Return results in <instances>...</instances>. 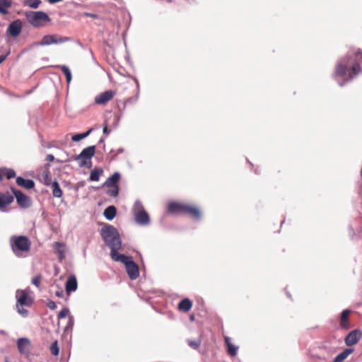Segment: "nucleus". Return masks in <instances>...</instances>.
<instances>
[{
  "instance_id": "19",
  "label": "nucleus",
  "mask_w": 362,
  "mask_h": 362,
  "mask_svg": "<svg viewBox=\"0 0 362 362\" xmlns=\"http://www.w3.org/2000/svg\"><path fill=\"white\" fill-rule=\"evenodd\" d=\"M120 173L118 172L114 173L110 177H109L104 183V185L107 187H110L113 185H118V182L120 179Z\"/></svg>"
},
{
  "instance_id": "39",
  "label": "nucleus",
  "mask_w": 362,
  "mask_h": 362,
  "mask_svg": "<svg viewBox=\"0 0 362 362\" xmlns=\"http://www.w3.org/2000/svg\"><path fill=\"white\" fill-rule=\"evenodd\" d=\"M348 233L351 240H355L356 233L351 226H349L348 228Z\"/></svg>"
},
{
  "instance_id": "37",
  "label": "nucleus",
  "mask_w": 362,
  "mask_h": 362,
  "mask_svg": "<svg viewBox=\"0 0 362 362\" xmlns=\"http://www.w3.org/2000/svg\"><path fill=\"white\" fill-rule=\"evenodd\" d=\"M137 102H136V98H134L133 97H129L128 98H127L125 100H124V107L123 109L122 110V111H124V110L125 109V107L128 105H134L136 104Z\"/></svg>"
},
{
  "instance_id": "40",
  "label": "nucleus",
  "mask_w": 362,
  "mask_h": 362,
  "mask_svg": "<svg viewBox=\"0 0 362 362\" xmlns=\"http://www.w3.org/2000/svg\"><path fill=\"white\" fill-rule=\"evenodd\" d=\"M69 313V310L68 308H64L62 309L58 314L59 319L64 318L68 315Z\"/></svg>"
},
{
  "instance_id": "29",
  "label": "nucleus",
  "mask_w": 362,
  "mask_h": 362,
  "mask_svg": "<svg viewBox=\"0 0 362 362\" xmlns=\"http://www.w3.org/2000/svg\"><path fill=\"white\" fill-rule=\"evenodd\" d=\"M93 131V129L90 128L84 133L74 134L71 136V140L75 142L80 141L81 140L88 136Z\"/></svg>"
},
{
  "instance_id": "55",
  "label": "nucleus",
  "mask_w": 362,
  "mask_h": 362,
  "mask_svg": "<svg viewBox=\"0 0 362 362\" xmlns=\"http://www.w3.org/2000/svg\"><path fill=\"white\" fill-rule=\"evenodd\" d=\"M134 98H136V102L138 101L139 100V90H137L135 95L133 97Z\"/></svg>"
},
{
  "instance_id": "31",
  "label": "nucleus",
  "mask_w": 362,
  "mask_h": 362,
  "mask_svg": "<svg viewBox=\"0 0 362 362\" xmlns=\"http://www.w3.org/2000/svg\"><path fill=\"white\" fill-rule=\"evenodd\" d=\"M41 3L40 0H24L23 4L32 8H37Z\"/></svg>"
},
{
  "instance_id": "56",
  "label": "nucleus",
  "mask_w": 362,
  "mask_h": 362,
  "mask_svg": "<svg viewBox=\"0 0 362 362\" xmlns=\"http://www.w3.org/2000/svg\"><path fill=\"white\" fill-rule=\"evenodd\" d=\"M119 119H120V116L116 117L115 127H117L118 125Z\"/></svg>"
},
{
  "instance_id": "54",
  "label": "nucleus",
  "mask_w": 362,
  "mask_h": 362,
  "mask_svg": "<svg viewBox=\"0 0 362 362\" xmlns=\"http://www.w3.org/2000/svg\"><path fill=\"white\" fill-rule=\"evenodd\" d=\"M86 16H90V17H92V18H96L98 16L96 14H94V13H86Z\"/></svg>"
},
{
  "instance_id": "25",
  "label": "nucleus",
  "mask_w": 362,
  "mask_h": 362,
  "mask_svg": "<svg viewBox=\"0 0 362 362\" xmlns=\"http://www.w3.org/2000/svg\"><path fill=\"white\" fill-rule=\"evenodd\" d=\"M64 246V244L60 243L59 242L54 243V247L56 253L58 255V258L59 259V260H62L63 259L65 258Z\"/></svg>"
},
{
  "instance_id": "8",
  "label": "nucleus",
  "mask_w": 362,
  "mask_h": 362,
  "mask_svg": "<svg viewBox=\"0 0 362 362\" xmlns=\"http://www.w3.org/2000/svg\"><path fill=\"white\" fill-rule=\"evenodd\" d=\"M11 192L15 196L18 204L21 208L27 209L31 206L32 201L28 196L14 187H11Z\"/></svg>"
},
{
  "instance_id": "33",
  "label": "nucleus",
  "mask_w": 362,
  "mask_h": 362,
  "mask_svg": "<svg viewBox=\"0 0 362 362\" xmlns=\"http://www.w3.org/2000/svg\"><path fill=\"white\" fill-rule=\"evenodd\" d=\"M109 189L107 191V194H108L110 197H116L118 195L119 193V186L118 185H113L110 187H108Z\"/></svg>"
},
{
  "instance_id": "22",
  "label": "nucleus",
  "mask_w": 362,
  "mask_h": 362,
  "mask_svg": "<svg viewBox=\"0 0 362 362\" xmlns=\"http://www.w3.org/2000/svg\"><path fill=\"white\" fill-rule=\"evenodd\" d=\"M116 214H117V209L113 205L107 206L103 212V215H104L105 218L108 221L113 220L114 218L116 216Z\"/></svg>"
},
{
  "instance_id": "46",
  "label": "nucleus",
  "mask_w": 362,
  "mask_h": 362,
  "mask_svg": "<svg viewBox=\"0 0 362 362\" xmlns=\"http://www.w3.org/2000/svg\"><path fill=\"white\" fill-rule=\"evenodd\" d=\"M103 132L104 134H106V135H109V134L110 132V131L108 129V127H107V123L105 124V127H104V128L103 129Z\"/></svg>"
},
{
  "instance_id": "14",
  "label": "nucleus",
  "mask_w": 362,
  "mask_h": 362,
  "mask_svg": "<svg viewBox=\"0 0 362 362\" xmlns=\"http://www.w3.org/2000/svg\"><path fill=\"white\" fill-rule=\"evenodd\" d=\"M13 200V196L9 192H0V211H4L5 208L10 205Z\"/></svg>"
},
{
  "instance_id": "53",
  "label": "nucleus",
  "mask_w": 362,
  "mask_h": 362,
  "mask_svg": "<svg viewBox=\"0 0 362 362\" xmlns=\"http://www.w3.org/2000/svg\"><path fill=\"white\" fill-rule=\"evenodd\" d=\"M50 4H56L62 1V0H47Z\"/></svg>"
},
{
  "instance_id": "7",
  "label": "nucleus",
  "mask_w": 362,
  "mask_h": 362,
  "mask_svg": "<svg viewBox=\"0 0 362 362\" xmlns=\"http://www.w3.org/2000/svg\"><path fill=\"white\" fill-rule=\"evenodd\" d=\"M73 41L72 38L69 37H63L59 35H46L43 36L40 42H35L37 46H48L54 44H62L67 42Z\"/></svg>"
},
{
  "instance_id": "60",
  "label": "nucleus",
  "mask_w": 362,
  "mask_h": 362,
  "mask_svg": "<svg viewBox=\"0 0 362 362\" xmlns=\"http://www.w3.org/2000/svg\"><path fill=\"white\" fill-rule=\"evenodd\" d=\"M88 50H89L90 53L91 54H93V52H92L91 49H89Z\"/></svg>"
},
{
  "instance_id": "36",
  "label": "nucleus",
  "mask_w": 362,
  "mask_h": 362,
  "mask_svg": "<svg viewBox=\"0 0 362 362\" xmlns=\"http://www.w3.org/2000/svg\"><path fill=\"white\" fill-rule=\"evenodd\" d=\"M24 305H16L17 312L23 317L28 315V311L23 308Z\"/></svg>"
},
{
  "instance_id": "38",
  "label": "nucleus",
  "mask_w": 362,
  "mask_h": 362,
  "mask_svg": "<svg viewBox=\"0 0 362 362\" xmlns=\"http://www.w3.org/2000/svg\"><path fill=\"white\" fill-rule=\"evenodd\" d=\"M187 343H188V345L191 348H192L194 349H197L199 347V346L201 344V341L200 340H197V341L188 340Z\"/></svg>"
},
{
  "instance_id": "35",
  "label": "nucleus",
  "mask_w": 362,
  "mask_h": 362,
  "mask_svg": "<svg viewBox=\"0 0 362 362\" xmlns=\"http://www.w3.org/2000/svg\"><path fill=\"white\" fill-rule=\"evenodd\" d=\"M50 351L52 355L58 356L59 353V349L58 346L57 341H55L50 346Z\"/></svg>"
},
{
  "instance_id": "49",
  "label": "nucleus",
  "mask_w": 362,
  "mask_h": 362,
  "mask_svg": "<svg viewBox=\"0 0 362 362\" xmlns=\"http://www.w3.org/2000/svg\"><path fill=\"white\" fill-rule=\"evenodd\" d=\"M54 160V156L52 154H48L46 158V160L47 161H53Z\"/></svg>"
},
{
  "instance_id": "50",
  "label": "nucleus",
  "mask_w": 362,
  "mask_h": 362,
  "mask_svg": "<svg viewBox=\"0 0 362 362\" xmlns=\"http://www.w3.org/2000/svg\"><path fill=\"white\" fill-rule=\"evenodd\" d=\"M74 42L78 46H79L82 49H86V46H84L79 40H75Z\"/></svg>"
},
{
  "instance_id": "1",
  "label": "nucleus",
  "mask_w": 362,
  "mask_h": 362,
  "mask_svg": "<svg viewBox=\"0 0 362 362\" xmlns=\"http://www.w3.org/2000/svg\"><path fill=\"white\" fill-rule=\"evenodd\" d=\"M361 64L362 51L352 49L337 61L332 77L340 86H344L362 73Z\"/></svg>"
},
{
  "instance_id": "44",
  "label": "nucleus",
  "mask_w": 362,
  "mask_h": 362,
  "mask_svg": "<svg viewBox=\"0 0 362 362\" xmlns=\"http://www.w3.org/2000/svg\"><path fill=\"white\" fill-rule=\"evenodd\" d=\"M59 67L61 69L64 75L66 74L69 72V71H70L69 67L66 65H60L59 66Z\"/></svg>"
},
{
  "instance_id": "61",
  "label": "nucleus",
  "mask_w": 362,
  "mask_h": 362,
  "mask_svg": "<svg viewBox=\"0 0 362 362\" xmlns=\"http://www.w3.org/2000/svg\"><path fill=\"white\" fill-rule=\"evenodd\" d=\"M6 362H9V361L8 360H6Z\"/></svg>"
},
{
  "instance_id": "13",
  "label": "nucleus",
  "mask_w": 362,
  "mask_h": 362,
  "mask_svg": "<svg viewBox=\"0 0 362 362\" xmlns=\"http://www.w3.org/2000/svg\"><path fill=\"white\" fill-rule=\"evenodd\" d=\"M115 94L113 90L103 92L95 98V103L100 105L105 104L114 97Z\"/></svg>"
},
{
  "instance_id": "6",
  "label": "nucleus",
  "mask_w": 362,
  "mask_h": 362,
  "mask_svg": "<svg viewBox=\"0 0 362 362\" xmlns=\"http://www.w3.org/2000/svg\"><path fill=\"white\" fill-rule=\"evenodd\" d=\"M25 17L28 21L34 27L40 28L51 21L49 16L44 11H27Z\"/></svg>"
},
{
  "instance_id": "59",
  "label": "nucleus",
  "mask_w": 362,
  "mask_h": 362,
  "mask_svg": "<svg viewBox=\"0 0 362 362\" xmlns=\"http://www.w3.org/2000/svg\"><path fill=\"white\" fill-rule=\"evenodd\" d=\"M190 320H194V316H193V315L190 317Z\"/></svg>"
},
{
  "instance_id": "2",
  "label": "nucleus",
  "mask_w": 362,
  "mask_h": 362,
  "mask_svg": "<svg viewBox=\"0 0 362 362\" xmlns=\"http://www.w3.org/2000/svg\"><path fill=\"white\" fill-rule=\"evenodd\" d=\"M100 235L105 244L110 249L112 259L119 256L122 240L117 228L112 225L105 224L100 230Z\"/></svg>"
},
{
  "instance_id": "23",
  "label": "nucleus",
  "mask_w": 362,
  "mask_h": 362,
  "mask_svg": "<svg viewBox=\"0 0 362 362\" xmlns=\"http://www.w3.org/2000/svg\"><path fill=\"white\" fill-rule=\"evenodd\" d=\"M353 348L345 349L339 354H338L334 359L333 362H342L344 361L351 354L354 352Z\"/></svg>"
},
{
  "instance_id": "18",
  "label": "nucleus",
  "mask_w": 362,
  "mask_h": 362,
  "mask_svg": "<svg viewBox=\"0 0 362 362\" xmlns=\"http://www.w3.org/2000/svg\"><path fill=\"white\" fill-rule=\"evenodd\" d=\"M16 182L18 185L27 189H31L35 187V182L30 179H25L19 176L16 177Z\"/></svg>"
},
{
  "instance_id": "16",
  "label": "nucleus",
  "mask_w": 362,
  "mask_h": 362,
  "mask_svg": "<svg viewBox=\"0 0 362 362\" xmlns=\"http://www.w3.org/2000/svg\"><path fill=\"white\" fill-rule=\"evenodd\" d=\"M134 216L135 221L140 226H147L150 223V218L146 210Z\"/></svg>"
},
{
  "instance_id": "3",
  "label": "nucleus",
  "mask_w": 362,
  "mask_h": 362,
  "mask_svg": "<svg viewBox=\"0 0 362 362\" xmlns=\"http://www.w3.org/2000/svg\"><path fill=\"white\" fill-rule=\"evenodd\" d=\"M9 247L17 258H25L31 250V241L25 235H13L9 238Z\"/></svg>"
},
{
  "instance_id": "12",
  "label": "nucleus",
  "mask_w": 362,
  "mask_h": 362,
  "mask_svg": "<svg viewBox=\"0 0 362 362\" xmlns=\"http://www.w3.org/2000/svg\"><path fill=\"white\" fill-rule=\"evenodd\" d=\"M22 30V23L20 20L12 21L8 28L7 32L13 37L19 35Z\"/></svg>"
},
{
  "instance_id": "11",
  "label": "nucleus",
  "mask_w": 362,
  "mask_h": 362,
  "mask_svg": "<svg viewBox=\"0 0 362 362\" xmlns=\"http://www.w3.org/2000/svg\"><path fill=\"white\" fill-rule=\"evenodd\" d=\"M187 204L185 203L171 202L168 206L170 214H185Z\"/></svg>"
},
{
  "instance_id": "28",
  "label": "nucleus",
  "mask_w": 362,
  "mask_h": 362,
  "mask_svg": "<svg viewBox=\"0 0 362 362\" xmlns=\"http://www.w3.org/2000/svg\"><path fill=\"white\" fill-rule=\"evenodd\" d=\"M52 194L54 197L60 198L62 196V190L59 186V182L54 180L52 184Z\"/></svg>"
},
{
  "instance_id": "41",
  "label": "nucleus",
  "mask_w": 362,
  "mask_h": 362,
  "mask_svg": "<svg viewBox=\"0 0 362 362\" xmlns=\"http://www.w3.org/2000/svg\"><path fill=\"white\" fill-rule=\"evenodd\" d=\"M40 281H41V276H36L35 277H34L33 279H32V283L36 286V287H39L40 286Z\"/></svg>"
},
{
  "instance_id": "42",
  "label": "nucleus",
  "mask_w": 362,
  "mask_h": 362,
  "mask_svg": "<svg viewBox=\"0 0 362 362\" xmlns=\"http://www.w3.org/2000/svg\"><path fill=\"white\" fill-rule=\"evenodd\" d=\"M47 306L50 310H55L57 308V305L53 300H49L47 303Z\"/></svg>"
},
{
  "instance_id": "21",
  "label": "nucleus",
  "mask_w": 362,
  "mask_h": 362,
  "mask_svg": "<svg viewBox=\"0 0 362 362\" xmlns=\"http://www.w3.org/2000/svg\"><path fill=\"white\" fill-rule=\"evenodd\" d=\"M224 339L228 348V354L230 355L231 356H235L238 354V346L231 343L230 337H225Z\"/></svg>"
},
{
  "instance_id": "34",
  "label": "nucleus",
  "mask_w": 362,
  "mask_h": 362,
  "mask_svg": "<svg viewBox=\"0 0 362 362\" xmlns=\"http://www.w3.org/2000/svg\"><path fill=\"white\" fill-rule=\"evenodd\" d=\"M1 171L4 173V175L8 178L11 179L16 176V172L11 168H1Z\"/></svg>"
},
{
  "instance_id": "24",
  "label": "nucleus",
  "mask_w": 362,
  "mask_h": 362,
  "mask_svg": "<svg viewBox=\"0 0 362 362\" xmlns=\"http://www.w3.org/2000/svg\"><path fill=\"white\" fill-rule=\"evenodd\" d=\"M192 306V302L189 298H184L178 304V308L180 310L187 312Z\"/></svg>"
},
{
  "instance_id": "57",
  "label": "nucleus",
  "mask_w": 362,
  "mask_h": 362,
  "mask_svg": "<svg viewBox=\"0 0 362 362\" xmlns=\"http://www.w3.org/2000/svg\"><path fill=\"white\" fill-rule=\"evenodd\" d=\"M3 173L1 171L0 172V181L3 180Z\"/></svg>"
},
{
  "instance_id": "27",
  "label": "nucleus",
  "mask_w": 362,
  "mask_h": 362,
  "mask_svg": "<svg viewBox=\"0 0 362 362\" xmlns=\"http://www.w3.org/2000/svg\"><path fill=\"white\" fill-rule=\"evenodd\" d=\"M29 343V340L26 338H20L18 339L17 345L20 353L25 354L26 352L25 347L28 346Z\"/></svg>"
},
{
  "instance_id": "17",
  "label": "nucleus",
  "mask_w": 362,
  "mask_h": 362,
  "mask_svg": "<svg viewBox=\"0 0 362 362\" xmlns=\"http://www.w3.org/2000/svg\"><path fill=\"white\" fill-rule=\"evenodd\" d=\"M77 287H78V284H77L76 277L74 275L69 276V277L68 278V279L66 282V285H65V288H66V293L68 294H69L70 293L76 291Z\"/></svg>"
},
{
  "instance_id": "9",
  "label": "nucleus",
  "mask_w": 362,
  "mask_h": 362,
  "mask_svg": "<svg viewBox=\"0 0 362 362\" xmlns=\"http://www.w3.org/2000/svg\"><path fill=\"white\" fill-rule=\"evenodd\" d=\"M16 305H25L27 307L31 306L33 300L29 296L27 290H17L16 292Z\"/></svg>"
},
{
  "instance_id": "20",
  "label": "nucleus",
  "mask_w": 362,
  "mask_h": 362,
  "mask_svg": "<svg viewBox=\"0 0 362 362\" xmlns=\"http://www.w3.org/2000/svg\"><path fill=\"white\" fill-rule=\"evenodd\" d=\"M351 311L349 309L344 310L342 313H341V317H340V325L341 327L345 329L349 328V316Z\"/></svg>"
},
{
  "instance_id": "26",
  "label": "nucleus",
  "mask_w": 362,
  "mask_h": 362,
  "mask_svg": "<svg viewBox=\"0 0 362 362\" xmlns=\"http://www.w3.org/2000/svg\"><path fill=\"white\" fill-rule=\"evenodd\" d=\"M12 6V0H0V13H8V8Z\"/></svg>"
},
{
  "instance_id": "45",
  "label": "nucleus",
  "mask_w": 362,
  "mask_h": 362,
  "mask_svg": "<svg viewBox=\"0 0 362 362\" xmlns=\"http://www.w3.org/2000/svg\"><path fill=\"white\" fill-rule=\"evenodd\" d=\"M65 76H66V83L68 84H69L71 83V81L72 78L71 71H69V72L66 74H65Z\"/></svg>"
},
{
  "instance_id": "10",
  "label": "nucleus",
  "mask_w": 362,
  "mask_h": 362,
  "mask_svg": "<svg viewBox=\"0 0 362 362\" xmlns=\"http://www.w3.org/2000/svg\"><path fill=\"white\" fill-rule=\"evenodd\" d=\"M362 337V332L360 329H354L350 332L345 337V343L351 346L357 344Z\"/></svg>"
},
{
  "instance_id": "30",
  "label": "nucleus",
  "mask_w": 362,
  "mask_h": 362,
  "mask_svg": "<svg viewBox=\"0 0 362 362\" xmlns=\"http://www.w3.org/2000/svg\"><path fill=\"white\" fill-rule=\"evenodd\" d=\"M145 211L144 207L140 200H136L132 208V213L134 215Z\"/></svg>"
},
{
  "instance_id": "47",
  "label": "nucleus",
  "mask_w": 362,
  "mask_h": 362,
  "mask_svg": "<svg viewBox=\"0 0 362 362\" xmlns=\"http://www.w3.org/2000/svg\"><path fill=\"white\" fill-rule=\"evenodd\" d=\"M10 54V52H8L6 54L0 55V64H1Z\"/></svg>"
},
{
  "instance_id": "4",
  "label": "nucleus",
  "mask_w": 362,
  "mask_h": 362,
  "mask_svg": "<svg viewBox=\"0 0 362 362\" xmlns=\"http://www.w3.org/2000/svg\"><path fill=\"white\" fill-rule=\"evenodd\" d=\"M115 262H120L125 265L127 272L131 280H135L139 275V267L132 260L131 257L121 254L112 259Z\"/></svg>"
},
{
  "instance_id": "48",
  "label": "nucleus",
  "mask_w": 362,
  "mask_h": 362,
  "mask_svg": "<svg viewBox=\"0 0 362 362\" xmlns=\"http://www.w3.org/2000/svg\"><path fill=\"white\" fill-rule=\"evenodd\" d=\"M55 295L57 297L62 298L64 296V291H63V290H62V289L58 290L57 291H56Z\"/></svg>"
},
{
  "instance_id": "15",
  "label": "nucleus",
  "mask_w": 362,
  "mask_h": 362,
  "mask_svg": "<svg viewBox=\"0 0 362 362\" xmlns=\"http://www.w3.org/2000/svg\"><path fill=\"white\" fill-rule=\"evenodd\" d=\"M185 214L190 215L194 219L199 221L202 219V213L199 207L187 204Z\"/></svg>"
},
{
  "instance_id": "52",
  "label": "nucleus",
  "mask_w": 362,
  "mask_h": 362,
  "mask_svg": "<svg viewBox=\"0 0 362 362\" xmlns=\"http://www.w3.org/2000/svg\"><path fill=\"white\" fill-rule=\"evenodd\" d=\"M124 151L123 148H119L117 150L116 155L120 154Z\"/></svg>"
},
{
  "instance_id": "51",
  "label": "nucleus",
  "mask_w": 362,
  "mask_h": 362,
  "mask_svg": "<svg viewBox=\"0 0 362 362\" xmlns=\"http://www.w3.org/2000/svg\"><path fill=\"white\" fill-rule=\"evenodd\" d=\"M134 82H135V83H136V90H139L140 86H139V81L137 80V78H134Z\"/></svg>"
},
{
  "instance_id": "5",
  "label": "nucleus",
  "mask_w": 362,
  "mask_h": 362,
  "mask_svg": "<svg viewBox=\"0 0 362 362\" xmlns=\"http://www.w3.org/2000/svg\"><path fill=\"white\" fill-rule=\"evenodd\" d=\"M95 153V146H90L83 148L81 152L74 157V160L78 161L81 168H90L92 167L91 159Z\"/></svg>"
},
{
  "instance_id": "32",
  "label": "nucleus",
  "mask_w": 362,
  "mask_h": 362,
  "mask_svg": "<svg viewBox=\"0 0 362 362\" xmlns=\"http://www.w3.org/2000/svg\"><path fill=\"white\" fill-rule=\"evenodd\" d=\"M102 169L93 170L90 172V180L91 181H98L100 178V175L103 173Z\"/></svg>"
},
{
  "instance_id": "58",
  "label": "nucleus",
  "mask_w": 362,
  "mask_h": 362,
  "mask_svg": "<svg viewBox=\"0 0 362 362\" xmlns=\"http://www.w3.org/2000/svg\"><path fill=\"white\" fill-rule=\"evenodd\" d=\"M104 139L101 138L100 140H99V143H104Z\"/></svg>"
},
{
  "instance_id": "43",
  "label": "nucleus",
  "mask_w": 362,
  "mask_h": 362,
  "mask_svg": "<svg viewBox=\"0 0 362 362\" xmlns=\"http://www.w3.org/2000/svg\"><path fill=\"white\" fill-rule=\"evenodd\" d=\"M73 326H74V319H73V317L70 316L69 317V322L66 327V329H67L69 328L72 329Z\"/></svg>"
}]
</instances>
